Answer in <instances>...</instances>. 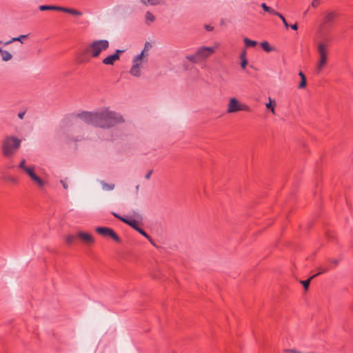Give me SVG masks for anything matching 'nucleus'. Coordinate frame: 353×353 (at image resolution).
Segmentation results:
<instances>
[{"label": "nucleus", "mask_w": 353, "mask_h": 353, "mask_svg": "<svg viewBox=\"0 0 353 353\" xmlns=\"http://www.w3.org/2000/svg\"><path fill=\"white\" fill-rule=\"evenodd\" d=\"M110 43L106 39L92 41L88 46L79 52L77 60L79 63H87L92 58H97L103 51L108 50Z\"/></svg>", "instance_id": "nucleus-1"}, {"label": "nucleus", "mask_w": 353, "mask_h": 353, "mask_svg": "<svg viewBox=\"0 0 353 353\" xmlns=\"http://www.w3.org/2000/svg\"><path fill=\"white\" fill-rule=\"evenodd\" d=\"M123 122L124 119L121 115L108 108L97 112V127L110 128Z\"/></svg>", "instance_id": "nucleus-2"}, {"label": "nucleus", "mask_w": 353, "mask_h": 353, "mask_svg": "<svg viewBox=\"0 0 353 353\" xmlns=\"http://www.w3.org/2000/svg\"><path fill=\"white\" fill-rule=\"evenodd\" d=\"M21 141L13 136H6L2 141L1 152L4 157H13L21 146Z\"/></svg>", "instance_id": "nucleus-3"}, {"label": "nucleus", "mask_w": 353, "mask_h": 353, "mask_svg": "<svg viewBox=\"0 0 353 353\" xmlns=\"http://www.w3.org/2000/svg\"><path fill=\"white\" fill-rule=\"evenodd\" d=\"M331 39L325 38L318 43L317 51L319 55V59L316 65V72L320 73L327 64L328 48L330 47Z\"/></svg>", "instance_id": "nucleus-4"}, {"label": "nucleus", "mask_w": 353, "mask_h": 353, "mask_svg": "<svg viewBox=\"0 0 353 353\" xmlns=\"http://www.w3.org/2000/svg\"><path fill=\"white\" fill-rule=\"evenodd\" d=\"M214 52L215 48L214 47L203 46L198 48L195 54L186 56V59L192 63H198L205 60Z\"/></svg>", "instance_id": "nucleus-5"}, {"label": "nucleus", "mask_w": 353, "mask_h": 353, "mask_svg": "<svg viewBox=\"0 0 353 353\" xmlns=\"http://www.w3.org/2000/svg\"><path fill=\"white\" fill-rule=\"evenodd\" d=\"M18 168L21 169L30 179L36 183L39 188H42L45 185V182L35 174L34 166H27L26 165V160L23 159L19 163Z\"/></svg>", "instance_id": "nucleus-6"}, {"label": "nucleus", "mask_w": 353, "mask_h": 353, "mask_svg": "<svg viewBox=\"0 0 353 353\" xmlns=\"http://www.w3.org/2000/svg\"><path fill=\"white\" fill-rule=\"evenodd\" d=\"M227 113H234L239 111L250 112V108L244 103H241L240 101L234 98H230L227 108Z\"/></svg>", "instance_id": "nucleus-7"}, {"label": "nucleus", "mask_w": 353, "mask_h": 353, "mask_svg": "<svg viewBox=\"0 0 353 353\" xmlns=\"http://www.w3.org/2000/svg\"><path fill=\"white\" fill-rule=\"evenodd\" d=\"M95 231L103 237H110L117 243H120L121 241V238L112 228L107 227H97L96 228Z\"/></svg>", "instance_id": "nucleus-8"}, {"label": "nucleus", "mask_w": 353, "mask_h": 353, "mask_svg": "<svg viewBox=\"0 0 353 353\" xmlns=\"http://www.w3.org/2000/svg\"><path fill=\"white\" fill-rule=\"evenodd\" d=\"M144 56V51L138 54L133 59V65L130 70V73L134 77H139L141 75V65L142 58Z\"/></svg>", "instance_id": "nucleus-9"}, {"label": "nucleus", "mask_w": 353, "mask_h": 353, "mask_svg": "<svg viewBox=\"0 0 353 353\" xmlns=\"http://www.w3.org/2000/svg\"><path fill=\"white\" fill-rule=\"evenodd\" d=\"M77 117L82 119L85 123L97 127V112H82L77 114Z\"/></svg>", "instance_id": "nucleus-10"}, {"label": "nucleus", "mask_w": 353, "mask_h": 353, "mask_svg": "<svg viewBox=\"0 0 353 353\" xmlns=\"http://www.w3.org/2000/svg\"><path fill=\"white\" fill-rule=\"evenodd\" d=\"M124 52L122 50H117L115 52L111 55H109L102 60V63L104 65H112L115 61H118L120 58V55Z\"/></svg>", "instance_id": "nucleus-11"}, {"label": "nucleus", "mask_w": 353, "mask_h": 353, "mask_svg": "<svg viewBox=\"0 0 353 353\" xmlns=\"http://www.w3.org/2000/svg\"><path fill=\"white\" fill-rule=\"evenodd\" d=\"M78 238L88 245H91L94 243L93 236L89 233L79 232L77 233V239Z\"/></svg>", "instance_id": "nucleus-12"}, {"label": "nucleus", "mask_w": 353, "mask_h": 353, "mask_svg": "<svg viewBox=\"0 0 353 353\" xmlns=\"http://www.w3.org/2000/svg\"><path fill=\"white\" fill-rule=\"evenodd\" d=\"M337 13L336 12H330L326 14V16L323 19V23L327 24L330 23L336 18Z\"/></svg>", "instance_id": "nucleus-13"}, {"label": "nucleus", "mask_w": 353, "mask_h": 353, "mask_svg": "<svg viewBox=\"0 0 353 353\" xmlns=\"http://www.w3.org/2000/svg\"><path fill=\"white\" fill-rule=\"evenodd\" d=\"M63 12L68 13L74 16H81L82 15V12L78 10L65 7H61V10Z\"/></svg>", "instance_id": "nucleus-14"}, {"label": "nucleus", "mask_w": 353, "mask_h": 353, "mask_svg": "<svg viewBox=\"0 0 353 353\" xmlns=\"http://www.w3.org/2000/svg\"><path fill=\"white\" fill-rule=\"evenodd\" d=\"M246 50H243L241 54H240V59H241V66L242 68V69H245L247 65H248V60H247V57H246Z\"/></svg>", "instance_id": "nucleus-15"}, {"label": "nucleus", "mask_w": 353, "mask_h": 353, "mask_svg": "<svg viewBox=\"0 0 353 353\" xmlns=\"http://www.w3.org/2000/svg\"><path fill=\"white\" fill-rule=\"evenodd\" d=\"M123 223L128 224L135 230H138L139 228V223L135 219L126 218L125 220H123Z\"/></svg>", "instance_id": "nucleus-16"}, {"label": "nucleus", "mask_w": 353, "mask_h": 353, "mask_svg": "<svg viewBox=\"0 0 353 353\" xmlns=\"http://www.w3.org/2000/svg\"><path fill=\"white\" fill-rule=\"evenodd\" d=\"M331 269H332V267L330 266V265H326V264L323 266H319L317 268L318 272L316 273L314 275H316V276L323 273L327 272V271H329Z\"/></svg>", "instance_id": "nucleus-17"}, {"label": "nucleus", "mask_w": 353, "mask_h": 353, "mask_svg": "<svg viewBox=\"0 0 353 353\" xmlns=\"http://www.w3.org/2000/svg\"><path fill=\"white\" fill-rule=\"evenodd\" d=\"M39 10H41V11H44V10H57V11H60L61 10V6L43 5V6H41L39 7Z\"/></svg>", "instance_id": "nucleus-18"}, {"label": "nucleus", "mask_w": 353, "mask_h": 353, "mask_svg": "<svg viewBox=\"0 0 353 353\" xmlns=\"http://www.w3.org/2000/svg\"><path fill=\"white\" fill-rule=\"evenodd\" d=\"M261 8H263V10L267 12H269L270 14H273V15H275L276 16V14H278V12L274 10L273 8H272L271 7H269L265 3H263L261 5Z\"/></svg>", "instance_id": "nucleus-19"}, {"label": "nucleus", "mask_w": 353, "mask_h": 353, "mask_svg": "<svg viewBox=\"0 0 353 353\" xmlns=\"http://www.w3.org/2000/svg\"><path fill=\"white\" fill-rule=\"evenodd\" d=\"M261 46L263 48V50L267 52H270L274 50V48L270 46V43L268 41L261 42Z\"/></svg>", "instance_id": "nucleus-20"}, {"label": "nucleus", "mask_w": 353, "mask_h": 353, "mask_svg": "<svg viewBox=\"0 0 353 353\" xmlns=\"http://www.w3.org/2000/svg\"><path fill=\"white\" fill-rule=\"evenodd\" d=\"M77 239V234L76 235L70 234V235H68L65 237V242L68 244L71 245V244L74 243V242L76 241Z\"/></svg>", "instance_id": "nucleus-21"}, {"label": "nucleus", "mask_w": 353, "mask_h": 353, "mask_svg": "<svg viewBox=\"0 0 353 353\" xmlns=\"http://www.w3.org/2000/svg\"><path fill=\"white\" fill-rule=\"evenodd\" d=\"M276 101L274 100H272L270 99V102L266 104V107L268 109H270L271 112L275 114V107H276Z\"/></svg>", "instance_id": "nucleus-22"}, {"label": "nucleus", "mask_w": 353, "mask_h": 353, "mask_svg": "<svg viewBox=\"0 0 353 353\" xmlns=\"http://www.w3.org/2000/svg\"><path fill=\"white\" fill-rule=\"evenodd\" d=\"M141 2L144 5L150 4L152 6H157L161 3V0H141Z\"/></svg>", "instance_id": "nucleus-23"}, {"label": "nucleus", "mask_w": 353, "mask_h": 353, "mask_svg": "<svg viewBox=\"0 0 353 353\" xmlns=\"http://www.w3.org/2000/svg\"><path fill=\"white\" fill-rule=\"evenodd\" d=\"M1 54L3 61H7L12 59L11 54L6 50H3V52H1Z\"/></svg>", "instance_id": "nucleus-24"}, {"label": "nucleus", "mask_w": 353, "mask_h": 353, "mask_svg": "<svg viewBox=\"0 0 353 353\" xmlns=\"http://www.w3.org/2000/svg\"><path fill=\"white\" fill-rule=\"evenodd\" d=\"M244 43L247 47H255L257 45V42L249 39L248 38L244 39Z\"/></svg>", "instance_id": "nucleus-25"}, {"label": "nucleus", "mask_w": 353, "mask_h": 353, "mask_svg": "<svg viewBox=\"0 0 353 353\" xmlns=\"http://www.w3.org/2000/svg\"><path fill=\"white\" fill-rule=\"evenodd\" d=\"M316 277V275H313L311 277H310L308 279L305 280V281H301V283L303 284V288L305 290H307L308 289V287H309V285H310V283L311 281V280Z\"/></svg>", "instance_id": "nucleus-26"}, {"label": "nucleus", "mask_w": 353, "mask_h": 353, "mask_svg": "<svg viewBox=\"0 0 353 353\" xmlns=\"http://www.w3.org/2000/svg\"><path fill=\"white\" fill-rule=\"evenodd\" d=\"M136 231H137L139 233H140L141 235H143V236H145L146 239H148L151 243L152 242V238L150 237V236H149L142 228H141L140 227L138 228V230H137Z\"/></svg>", "instance_id": "nucleus-27"}, {"label": "nucleus", "mask_w": 353, "mask_h": 353, "mask_svg": "<svg viewBox=\"0 0 353 353\" xmlns=\"http://www.w3.org/2000/svg\"><path fill=\"white\" fill-rule=\"evenodd\" d=\"M145 19L147 21L153 22L155 17L150 12L148 11L145 14Z\"/></svg>", "instance_id": "nucleus-28"}, {"label": "nucleus", "mask_w": 353, "mask_h": 353, "mask_svg": "<svg viewBox=\"0 0 353 353\" xmlns=\"http://www.w3.org/2000/svg\"><path fill=\"white\" fill-rule=\"evenodd\" d=\"M307 85V79H306V77H303L302 78V79H301V81L299 84V86L298 88L299 89H303V88H305Z\"/></svg>", "instance_id": "nucleus-29"}, {"label": "nucleus", "mask_w": 353, "mask_h": 353, "mask_svg": "<svg viewBox=\"0 0 353 353\" xmlns=\"http://www.w3.org/2000/svg\"><path fill=\"white\" fill-rule=\"evenodd\" d=\"M339 263V260L337 259H332V260H329L327 263H326V265H330V266H332V268L336 267Z\"/></svg>", "instance_id": "nucleus-30"}, {"label": "nucleus", "mask_w": 353, "mask_h": 353, "mask_svg": "<svg viewBox=\"0 0 353 353\" xmlns=\"http://www.w3.org/2000/svg\"><path fill=\"white\" fill-rule=\"evenodd\" d=\"M102 186H103V188L104 190H112L114 188V184H108V183H102Z\"/></svg>", "instance_id": "nucleus-31"}, {"label": "nucleus", "mask_w": 353, "mask_h": 353, "mask_svg": "<svg viewBox=\"0 0 353 353\" xmlns=\"http://www.w3.org/2000/svg\"><path fill=\"white\" fill-rule=\"evenodd\" d=\"M26 37H27V36H26V35H21V36H19V37L12 38L11 41H9L6 42V44L10 43H12V41H21V39H24V38H26Z\"/></svg>", "instance_id": "nucleus-32"}, {"label": "nucleus", "mask_w": 353, "mask_h": 353, "mask_svg": "<svg viewBox=\"0 0 353 353\" xmlns=\"http://www.w3.org/2000/svg\"><path fill=\"white\" fill-rule=\"evenodd\" d=\"M276 16L279 17L282 20L284 26H285V28H288L289 27V25H288L285 18L281 14H280L279 12H278Z\"/></svg>", "instance_id": "nucleus-33"}, {"label": "nucleus", "mask_w": 353, "mask_h": 353, "mask_svg": "<svg viewBox=\"0 0 353 353\" xmlns=\"http://www.w3.org/2000/svg\"><path fill=\"white\" fill-rule=\"evenodd\" d=\"M5 180H6L8 181H10V182H12L13 183H18L17 178L14 177V176H7V177H5Z\"/></svg>", "instance_id": "nucleus-34"}, {"label": "nucleus", "mask_w": 353, "mask_h": 353, "mask_svg": "<svg viewBox=\"0 0 353 353\" xmlns=\"http://www.w3.org/2000/svg\"><path fill=\"white\" fill-rule=\"evenodd\" d=\"M285 352H288V353H303V352L298 351L295 349H287V350H285Z\"/></svg>", "instance_id": "nucleus-35"}, {"label": "nucleus", "mask_w": 353, "mask_h": 353, "mask_svg": "<svg viewBox=\"0 0 353 353\" xmlns=\"http://www.w3.org/2000/svg\"><path fill=\"white\" fill-rule=\"evenodd\" d=\"M112 214H113V216H114V217H116V218L119 219V220H121V221H123V220H125V219H126V218H125V217H123V216H120V215L117 214V213H115V212H112Z\"/></svg>", "instance_id": "nucleus-36"}, {"label": "nucleus", "mask_w": 353, "mask_h": 353, "mask_svg": "<svg viewBox=\"0 0 353 353\" xmlns=\"http://www.w3.org/2000/svg\"><path fill=\"white\" fill-rule=\"evenodd\" d=\"M60 182L62 184L64 189H65V190L68 189V184L66 183V182L64 180H61Z\"/></svg>", "instance_id": "nucleus-37"}, {"label": "nucleus", "mask_w": 353, "mask_h": 353, "mask_svg": "<svg viewBox=\"0 0 353 353\" xmlns=\"http://www.w3.org/2000/svg\"><path fill=\"white\" fill-rule=\"evenodd\" d=\"M152 173V170H149L148 172V173L145 174V178L146 179H149L150 178V176H151Z\"/></svg>", "instance_id": "nucleus-38"}, {"label": "nucleus", "mask_w": 353, "mask_h": 353, "mask_svg": "<svg viewBox=\"0 0 353 353\" xmlns=\"http://www.w3.org/2000/svg\"><path fill=\"white\" fill-rule=\"evenodd\" d=\"M327 236L328 239L331 240L332 239H334V234L331 233V232H328L327 234Z\"/></svg>", "instance_id": "nucleus-39"}, {"label": "nucleus", "mask_w": 353, "mask_h": 353, "mask_svg": "<svg viewBox=\"0 0 353 353\" xmlns=\"http://www.w3.org/2000/svg\"><path fill=\"white\" fill-rule=\"evenodd\" d=\"M205 27L208 31H212L213 30V27L210 25H206Z\"/></svg>", "instance_id": "nucleus-40"}, {"label": "nucleus", "mask_w": 353, "mask_h": 353, "mask_svg": "<svg viewBox=\"0 0 353 353\" xmlns=\"http://www.w3.org/2000/svg\"><path fill=\"white\" fill-rule=\"evenodd\" d=\"M290 27L294 30H296L298 29L297 23H294V24L292 25Z\"/></svg>", "instance_id": "nucleus-41"}, {"label": "nucleus", "mask_w": 353, "mask_h": 353, "mask_svg": "<svg viewBox=\"0 0 353 353\" xmlns=\"http://www.w3.org/2000/svg\"><path fill=\"white\" fill-rule=\"evenodd\" d=\"M318 5H319V3H318V1L316 0L313 1L312 3V6L313 7H317Z\"/></svg>", "instance_id": "nucleus-42"}, {"label": "nucleus", "mask_w": 353, "mask_h": 353, "mask_svg": "<svg viewBox=\"0 0 353 353\" xmlns=\"http://www.w3.org/2000/svg\"><path fill=\"white\" fill-rule=\"evenodd\" d=\"M150 47H151L150 43L148 42H146L145 44V49L143 51L145 52V50L148 49Z\"/></svg>", "instance_id": "nucleus-43"}, {"label": "nucleus", "mask_w": 353, "mask_h": 353, "mask_svg": "<svg viewBox=\"0 0 353 353\" xmlns=\"http://www.w3.org/2000/svg\"><path fill=\"white\" fill-rule=\"evenodd\" d=\"M25 114V112H19L18 116L20 119H23V116Z\"/></svg>", "instance_id": "nucleus-44"}, {"label": "nucleus", "mask_w": 353, "mask_h": 353, "mask_svg": "<svg viewBox=\"0 0 353 353\" xmlns=\"http://www.w3.org/2000/svg\"><path fill=\"white\" fill-rule=\"evenodd\" d=\"M299 75L300 76L301 79H302V78H303V77H305V74H303V72H301V71H300V72H299Z\"/></svg>", "instance_id": "nucleus-45"}, {"label": "nucleus", "mask_w": 353, "mask_h": 353, "mask_svg": "<svg viewBox=\"0 0 353 353\" xmlns=\"http://www.w3.org/2000/svg\"><path fill=\"white\" fill-rule=\"evenodd\" d=\"M14 168V166H13V165H7V168H8V169H11V168Z\"/></svg>", "instance_id": "nucleus-46"}, {"label": "nucleus", "mask_w": 353, "mask_h": 353, "mask_svg": "<svg viewBox=\"0 0 353 353\" xmlns=\"http://www.w3.org/2000/svg\"><path fill=\"white\" fill-rule=\"evenodd\" d=\"M3 50L1 49V48H0V53H1V52H3Z\"/></svg>", "instance_id": "nucleus-47"}]
</instances>
